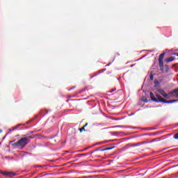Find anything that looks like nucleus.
<instances>
[{
  "mask_svg": "<svg viewBox=\"0 0 178 178\" xmlns=\"http://www.w3.org/2000/svg\"><path fill=\"white\" fill-rule=\"evenodd\" d=\"M1 173L4 176H7L8 177H13V176H16V173L15 172H4Z\"/></svg>",
  "mask_w": 178,
  "mask_h": 178,
  "instance_id": "423d86ee",
  "label": "nucleus"
},
{
  "mask_svg": "<svg viewBox=\"0 0 178 178\" xmlns=\"http://www.w3.org/2000/svg\"><path fill=\"white\" fill-rule=\"evenodd\" d=\"M97 76V74H95L94 76H91V77L92 78V77H94V76Z\"/></svg>",
  "mask_w": 178,
  "mask_h": 178,
  "instance_id": "cd10ccee",
  "label": "nucleus"
},
{
  "mask_svg": "<svg viewBox=\"0 0 178 178\" xmlns=\"http://www.w3.org/2000/svg\"><path fill=\"white\" fill-rule=\"evenodd\" d=\"M157 91L158 92H159V94H161V95H162V97H163L164 98H167V99H169V93H166V92H165V90L162 89H158Z\"/></svg>",
  "mask_w": 178,
  "mask_h": 178,
  "instance_id": "7ed1b4c3",
  "label": "nucleus"
},
{
  "mask_svg": "<svg viewBox=\"0 0 178 178\" xmlns=\"http://www.w3.org/2000/svg\"><path fill=\"white\" fill-rule=\"evenodd\" d=\"M29 134H33V131L29 132Z\"/></svg>",
  "mask_w": 178,
  "mask_h": 178,
  "instance_id": "a878e982",
  "label": "nucleus"
},
{
  "mask_svg": "<svg viewBox=\"0 0 178 178\" xmlns=\"http://www.w3.org/2000/svg\"><path fill=\"white\" fill-rule=\"evenodd\" d=\"M105 70H106V68L103 69V70H101L99 72V73H102L103 72H105Z\"/></svg>",
  "mask_w": 178,
  "mask_h": 178,
  "instance_id": "a211bd4d",
  "label": "nucleus"
},
{
  "mask_svg": "<svg viewBox=\"0 0 178 178\" xmlns=\"http://www.w3.org/2000/svg\"><path fill=\"white\" fill-rule=\"evenodd\" d=\"M108 143V140L102 141L101 142V144H106Z\"/></svg>",
  "mask_w": 178,
  "mask_h": 178,
  "instance_id": "aec40b11",
  "label": "nucleus"
},
{
  "mask_svg": "<svg viewBox=\"0 0 178 178\" xmlns=\"http://www.w3.org/2000/svg\"><path fill=\"white\" fill-rule=\"evenodd\" d=\"M150 98L153 102H156L157 104H159V102H163V104H173V102H178V99H173V100H166L162 96L159 95V94L154 95V93L151 92L149 93Z\"/></svg>",
  "mask_w": 178,
  "mask_h": 178,
  "instance_id": "f257e3e1",
  "label": "nucleus"
},
{
  "mask_svg": "<svg viewBox=\"0 0 178 178\" xmlns=\"http://www.w3.org/2000/svg\"><path fill=\"white\" fill-rule=\"evenodd\" d=\"M76 88V86H73V87H72L69 90L70 91V90H73V89H74Z\"/></svg>",
  "mask_w": 178,
  "mask_h": 178,
  "instance_id": "5701e85b",
  "label": "nucleus"
},
{
  "mask_svg": "<svg viewBox=\"0 0 178 178\" xmlns=\"http://www.w3.org/2000/svg\"><path fill=\"white\" fill-rule=\"evenodd\" d=\"M110 65H111V63H108V64L106 65V66H109Z\"/></svg>",
  "mask_w": 178,
  "mask_h": 178,
  "instance_id": "bb28decb",
  "label": "nucleus"
},
{
  "mask_svg": "<svg viewBox=\"0 0 178 178\" xmlns=\"http://www.w3.org/2000/svg\"><path fill=\"white\" fill-rule=\"evenodd\" d=\"M155 141H156V139H153L152 141L146 142V144L147 143H154Z\"/></svg>",
  "mask_w": 178,
  "mask_h": 178,
  "instance_id": "6ab92c4d",
  "label": "nucleus"
},
{
  "mask_svg": "<svg viewBox=\"0 0 178 178\" xmlns=\"http://www.w3.org/2000/svg\"><path fill=\"white\" fill-rule=\"evenodd\" d=\"M23 136L24 138H22L16 143L12 144V147H13V148H19L20 149H23V148H24V147H26L27 144L30 143V139L26 138V135H24Z\"/></svg>",
  "mask_w": 178,
  "mask_h": 178,
  "instance_id": "f03ea898",
  "label": "nucleus"
},
{
  "mask_svg": "<svg viewBox=\"0 0 178 178\" xmlns=\"http://www.w3.org/2000/svg\"><path fill=\"white\" fill-rule=\"evenodd\" d=\"M134 66V65H131V67H133Z\"/></svg>",
  "mask_w": 178,
  "mask_h": 178,
  "instance_id": "c85d7f7f",
  "label": "nucleus"
},
{
  "mask_svg": "<svg viewBox=\"0 0 178 178\" xmlns=\"http://www.w3.org/2000/svg\"><path fill=\"white\" fill-rule=\"evenodd\" d=\"M169 95H172V97H178V88H176L175 90L170 92L168 93Z\"/></svg>",
  "mask_w": 178,
  "mask_h": 178,
  "instance_id": "39448f33",
  "label": "nucleus"
},
{
  "mask_svg": "<svg viewBox=\"0 0 178 178\" xmlns=\"http://www.w3.org/2000/svg\"><path fill=\"white\" fill-rule=\"evenodd\" d=\"M20 126H22V124H19L16 125L15 127H13L12 129H10L9 131H12L13 130H16L17 129H19V127H20Z\"/></svg>",
  "mask_w": 178,
  "mask_h": 178,
  "instance_id": "9d476101",
  "label": "nucleus"
},
{
  "mask_svg": "<svg viewBox=\"0 0 178 178\" xmlns=\"http://www.w3.org/2000/svg\"><path fill=\"white\" fill-rule=\"evenodd\" d=\"M99 149H101V147H99V148H97V149H95V150L92 151V152H90V154H94L96 151H99Z\"/></svg>",
  "mask_w": 178,
  "mask_h": 178,
  "instance_id": "4468645a",
  "label": "nucleus"
},
{
  "mask_svg": "<svg viewBox=\"0 0 178 178\" xmlns=\"http://www.w3.org/2000/svg\"><path fill=\"white\" fill-rule=\"evenodd\" d=\"M143 144H147V142L138 143L134 144H129L127 145V148H130V147H138L143 145Z\"/></svg>",
  "mask_w": 178,
  "mask_h": 178,
  "instance_id": "20e7f679",
  "label": "nucleus"
},
{
  "mask_svg": "<svg viewBox=\"0 0 178 178\" xmlns=\"http://www.w3.org/2000/svg\"><path fill=\"white\" fill-rule=\"evenodd\" d=\"M114 148H115V146L111 147H107V148H105V149H102L101 151H102H102H109V150H111V149H114Z\"/></svg>",
  "mask_w": 178,
  "mask_h": 178,
  "instance_id": "f8f14e48",
  "label": "nucleus"
},
{
  "mask_svg": "<svg viewBox=\"0 0 178 178\" xmlns=\"http://www.w3.org/2000/svg\"><path fill=\"white\" fill-rule=\"evenodd\" d=\"M163 58H165V53H162L159 58V63H163Z\"/></svg>",
  "mask_w": 178,
  "mask_h": 178,
  "instance_id": "0eeeda50",
  "label": "nucleus"
},
{
  "mask_svg": "<svg viewBox=\"0 0 178 178\" xmlns=\"http://www.w3.org/2000/svg\"><path fill=\"white\" fill-rule=\"evenodd\" d=\"M165 67H168V65H165Z\"/></svg>",
  "mask_w": 178,
  "mask_h": 178,
  "instance_id": "7c9ffc66",
  "label": "nucleus"
},
{
  "mask_svg": "<svg viewBox=\"0 0 178 178\" xmlns=\"http://www.w3.org/2000/svg\"><path fill=\"white\" fill-rule=\"evenodd\" d=\"M143 102H148V99H143Z\"/></svg>",
  "mask_w": 178,
  "mask_h": 178,
  "instance_id": "4be33fe9",
  "label": "nucleus"
},
{
  "mask_svg": "<svg viewBox=\"0 0 178 178\" xmlns=\"http://www.w3.org/2000/svg\"><path fill=\"white\" fill-rule=\"evenodd\" d=\"M161 72H163V63H159Z\"/></svg>",
  "mask_w": 178,
  "mask_h": 178,
  "instance_id": "ddd939ff",
  "label": "nucleus"
},
{
  "mask_svg": "<svg viewBox=\"0 0 178 178\" xmlns=\"http://www.w3.org/2000/svg\"><path fill=\"white\" fill-rule=\"evenodd\" d=\"M88 124L86 123L85 125H83V127L82 128L79 129L80 133H83V131H86V127H87Z\"/></svg>",
  "mask_w": 178,
  "mask_h": 178,
  "instance_id": "1a4fd4ad",
  "label": "nucleus"
},
{
  "mask_svg": "<svg viewBox=\"0 0 178 178\" xmlns=\"http://www.w3.org/2000/svg\"><path fill=\"white\" fill-rule=\"evenodd\" d=\"M116 90V88H114V89H111V90H109L108 92H113V91H115Z\"/></svg>",
  "mask_w": 178,
  "mask_h": 178,
  "instance_id": "f3484780",
  "label": "nucleus"
},
{
  "mask_svg": "<svg viewBox=\"0 0 178 178\" xmlns=\"http://www.w3.org/2000/svg\"><path fill=\"white\" fill-rule=\"evenodd\" d=\"M175 59H176V58H175V57L171 56V57L167 58V59L165 60V62H166L167 63H169V62H173V60H175Z\"/></svg>",
  "mask_w": 178,
  "mask_h": 178,
  "instance_id": "6e6552de",
  "label": "nucleus"
},
{
  "mask_svg": "<svg viewBox=\"0 0 178 178\" xmlns=\"http://www.w3.org/2000/svg\"><path fill=\"white\" fill-rule=\"evenodd\" d=\"M98 144H102V143H101V142H100V143H99Z\"/></svg>",
  "mask_w": 178,
  "mask_h": 178,
  "instance_id": "2f4dec72",
  "label": "nucleus"
},
{
  "mask_svg": "<svg viewBox=\"0 0 178 178\" xmlns=\"http://www.w3.org/2000/svg\"><path fill=\"white\" fill-rule=\"evenodd\" d=\"M87 155H88V153H86V154H76V158H81V156H87Z\"/></svg>",
  "mask_w": 178,
  "mask_h": 178,
  "instance_id": "9b49d317",
  "label": "nucleus"
},
{
  "mask_svg": "<svg viewBox=\"0 0 178 178\" xmlns=\"http://www.w3.org/2000/svg\"><path fill=\"white\" fill-rule=\"evenodd\" d=\"M2 131H3L2 129H0V134H1V133H2Z\"/></svg>",
  "mask_w": 178,
  "mask_h": 178,
  "instance_id": "393cba45",
  "label": "nucleus"
},
{
  "mask_svg": "<svg viewBox=\"0 0 178 178\" xmlns=\"http://www.w3.org/2000/svg\"><path fill=\"white\" fill-rule=\"evenodd\" d=\"M176 56H178V54H176Z\"/></svg>",
  "mask_w": 178,
  "mask_h": 178,
  "instance_id": "c756f323",
  "label": "nucleus"
},
{
  "mask_svg": "<svg viewBox=\"0 0 178 178\" xmlns=\"http://www.w3.org/2000/svg\"><path fill=\"white\" fill-rule=\"evenodd\" d=\"M150 80L152 81L154 80V74H150Z\"/></svg>",
  "mask_w": 178,
  "mask_h": 178,
  "instance_id": "dca6fc26",
  "label": "nucleus"
},
{
  "mask_svg": "<svg viewBox=\"0 0 178 178\" xmlns=\"http://www.w3.org/2000/svg\"><path fill=\"white\" fill-rule=\"evenodd\" d=\"M173 138H175V140H178V133L174 135Z\"/></svg>",
  "mask_w": 178,
  "mask_h": 178,
  "instance_id": "2eb2a0df",
  "label": "nucleus"
},
{
  "mask_svg": "<svg viewBox=\"0 0 178 178\" xmlns=\"http://www.w3.org/2000/svg\"><path fill=\"white\" fill-rule=\"evenodd\" d=\"M31 122V120L26 122V124H29V123H30Z\"/></svg>",
  "mask_w": 178,
  "mask_h": 178,
  "instance_id": "b1692460",
  "label": "nucleus"
},
{
  "mask_svg": "<svg viewBox=\"0 0 178 178\" xmlns=\"http://www.w3.org/2000/svg\"><path fill=\"white\" fill-rule=\"evenodd\" d=\"M26 138H29V140H30V138H34V136H28V137H26Z\"/></svg>",
  "mask_w": 178,
  "mask_h": 178,
  "instance_id": "412c9836",
  "label": "nucleus"
}]
</instances>
